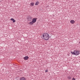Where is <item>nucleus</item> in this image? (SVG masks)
Instances as JSON below:
<instances>
[{
  "instance_id": "nucleus-8",
  "label": "nucleus",
  "mask_w": 80,
  "mask_h": 80,
  "mask_svg": "<svg viewBox=\"0 0 80 80\" xmlns=\"http://www.w3.org/2000/svg\"><path fill=\"white\" fill-rule=\"evenodd\" d=\"M33 23H34L32 21L29 22V24L30 25H32Z\"/></svg>"
},
{
  "instance_id": "nucleus-15",
  "label": "nucleus",
  "mask_w": 80,
  "mask_h": 80,
  "mask_svg": "<svg viewBox=\"0 0 80 80\" xmlns=\"http://www.w3.org/2000/svg\"><path fill=\"white\" fill-rule=\"evenodd\" d=\"M48 70H45V72H48Z\"/></svg>"
},
{
  "instance_id": "nucleus-4",
  "label": "nucleus",
  "mask_w": 80,
  "mask_h": 80,
  "mask_svg": "<svg viewBox=\"0 0 80 80\" xmlns=\"http://www.w3.org/2000/svg\"><path fill=\"white\" fill-rule=\"evenodd\" d=\"M32 22H33L34 23H35V22H36V21H37V19L35 18H34L32 19Z\"/></svg>"
},
{
  "instance_id": "nucleus-3",
  "label": "nucleus",
  "mask_w": 80,
  "mask_h": 80,
  "mask_svg": "<svg viewBox=\"0 0 80 80\" xmlns=\"http://www.w3.org/2000/svg\"><path fill=\"white\" fill-rule=\"evenodd\" d=\"M32 19V17L30 16H28V20L29 21H31Z\"/></svg>"
},
{
  "instance_id": "nucleus-11",
  "label": "nucleus",
  "mask_w": 80,
  "mask_h": 80,
  "mask_svg": "<svg viewBox=\"0 0 80 80\" xmlns=\"http://www.w3.org/2000/svg\"><path fill=\"white\" fill-rule=\"evenodd\" d=\"M68 79H69V80H70V79L72 78V77H70V76H68Z\"/></svg>"
},
{
  "instance_id": "nucleus-5",
  "label": "nucleus",
  "mask_w": 80,
  "mask_h": 80,
  "mask_svg": "<svg viewBox=\"0 0 80 80\" xmlns=\"http://www.w3.org/2000/svg\"><path fill=\"white\" fill-rule=\"evenodd\" d=\"M19 80H26V79L24 77H22L20 78Z\"/></svg>"
},
{
  "instance_id": "nucleus-7",
  "label": "nucleus",
  "mask_w": 80,
  "mask_h": 80,
  "mask_svg": "<svg viewBox=\"0 0 80 80\" xmlns=\"http://www.w3.org/2000/svg\"><path fill=\"white\" fill-rule=\"evenodd\" d=\"M70 23H72V24H73L75 23V21L73 20H71L70 21Z\"/></svg>"
},
{
  "instance_id": "nucleus-2",
  "label": "nucleus",
  "mask_w": 80,
  "mask_h": 80,
  "mask_svg": "<svg viewBox=\"0 0 80 80\" xmlns=\"http://www.w3.org/2000/svg\"><path fill=\"white\" fill-rule=\"evenodd\" d=\"M71 53L72 55H75L77 56L78 55L80 54V52L77 50H74L73 52L71 51Z\"/></svg>"
},
{
  "instance_id": "nucleus-1",
  "label": "nucleus",
  "mask_w": 80,
  "mask_h": 80,
  "mask_svg": "<svg viewBox=\"0 0 80 80\" xmlns=\"http://www.w3.org/2000/svg\"><path fill=\"white\" fill-rule=\"evenodd\" d=\"M43 37L44 40H48L49 39V38H50V36L48 33H45L43 34Z\"/></svg>"
},
{
  "instance_id": "nucleus-9",
  "label": "nucleus",
  "mask_w": 80,
  "mask_h": 80,
  "mask_svg": "<svg viewBox=\"0 0 80 80\" xmlns=\"http://www.w3.org/2000/svg\"><path fill=\"white\" fill-rule=\"evenodd\" d=\"M39 3V2L37 1L36 2H35V5H38Z\"/></svg>"
},
{
  "instance_id": "nucleus-14",
  "label": "nucleus",
  "mask_w": 80,
  "mask_h": 80,
  "mask_svg": "<svg viewBox=\"0 0 80 80\" xmlns=\"http://www.w3.org/2000/svg\"><path fill=\"white\" fill-rule=\"evenodd\" d=\"M76 80V79H75V78H72V80Z\"/></svg>"
},
{
  "instance_id": "nucleus-12",
  "label": "nucleus",
  "mask_w": 80,
  "mask_h": 80,
  "mask_svg": "<svg viewBox=\"0 0 80 80\" xmlns=\"http://www.w3.org/2000/svg\"><path fill=\"white\" fill-rule=\"evenodd\" d=\"M13 21V23H15V22H16V21H15V19H14V20H13V21Z\"/></svg>"
},
{
  "instance_id": "nucleus-6",
  "label": "nucleus",
  "mask_w": 80,
  "mask_h": 80,
  "mask_svg": "<svg viewBox=\"0 0 80 80\" xmlns=\"http://www.w3.org/2000/svg\"><path fill=\"white\" fill-rule=\"evenodd\" d=\"M29 57H28V56H26V57H25L23 58L24 59V60H28V59L29 58Z\"/></svg>"
},
{
  "instance_id": "nucleus-10",
  "label": "nucleus",
  "mask_w": 80,
  "mask_h": 80,
  "mask_svg": "<svg viewBox=\"0 0 80 80\" xmlns=\"http://www.w3.org/2000/svg\"><path fill=\"white\" fill-rule=\"evenodd\" d=\"M34 3L33 2H31L30 4V5H31V6H34Z\"/></svg>"
},
{
  "instance_id": "nucleus-13",
  "label": "nucleus",
  "mask_w": 80,
  "mask_h": 80,
  "mask_svg": "<svg viewBox=\"0 0 80 80\" xmlns=\"http://www.w3.org/2000/svg\"><path fill=\"white\" fill-rule=\"evenodd\" d=\"M13 20H14V19H13V18H12L11 19V20H12V21H13Z\"/></svg>"
}]
</instances>
